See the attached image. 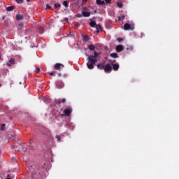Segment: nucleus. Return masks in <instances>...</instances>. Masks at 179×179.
<instances>
[{"label":"nucleus","mask_w":179,"mask_h":179,"mask_svg":"<svg viewBox=\"0 0 179 179\" xmlns=\"http://www.w3.org/2000/svg\"><path fill=\"white\" fill-rule=\"evenodd\" d=\"M115 50L117 52H121L122 51H124V46H122V45H118L116 46Z\"/></svg>","instance_id":"obj_9"},{"label":"nucleus","mask_w":179,"mask_h":179,"mask_svg":"<svg viewBox=\"0 0 179 179\" xmlns=\"http://www.w3.org/2000/svg\"><path fill=\"white\" fill-rule=\"evenodd\" d=\"M106 3H111V0H104Z\"/></svg>","instance_id":"obj_33"},{"label":"nucleus","mask_w":179,"mask_h":179,"mask_svg":"<svg viewBox=\"0 0 179 179\" xmlns=\"http://www.w3.org/2000/svg\"><path fill=\"white\" fill-rule=\"evenodd\" d=\"M58 76H61V73H59Z\"/></svg>","instance_id":"obj_45"},{"label":"nucleus","mask_w":179,"mask_h":179,"mask_svg":"<svg viewBox=\"0 0 179 179\" xmlns=\"http://www.w3.org/2000/svg\"><path fill=\"white\" fill-rule=\"evenodd\" d=\"M0 59H1V56H0Z\"/></svg>","instance_id":"obj_46"},{"label":"nucleus","mask_w":179,"mask_h":179,"mask_svg":"<svg viewBox=\"0 0 179 179\" xmlns=\"http://www.w3.org/2000/svg\"><path fill=\"white\" fill-rule=\"evenodd\" d=\"M5 127H6L5 124H1V131H3V129H5Z\"/></svg>","instance_id":"obj_31"},{"label":"nucleus","mask_w":179,"mask_h":179,"mask_svg":"<svg viewBox=\"0 0 179 179\" xmlns=\"http://www.w3.org/2000/svg\"><path fill=\"white\" fill-rule=\"evenodd\" d=\"M88 62L87 63V66L88 68V69H94V66L96 65V62H97V59H94V58H90L88 57Z\"/></svg>","instance_id":"obj_2"},{"label":"nucleus","mask_w":179,"mask_h":179,"mask_svg":"<svg viewBox=\"0 0 179 179\" xmlns=\"http://www.w3.org/2000/svg\"><path fill=\"white\" fill-rule=\"evenodd\" d=\"M15 59L11 58L9 59V62L6 64L8 66H12V65L15 64Z\"/></svg>","instance_id":"obj_11"},{"label":"nucleus","mask_w":179,"mask_h":179,"mask_svg":"<svg viewBox=\"0 0 179 179\" xmlns=\"http://www.w3.org/2000/svg\"><path fill=\"white\" fill-rule=\"evenodd\" d=\"M82 15L84 17H89L90 16V13L87 11H83Z\"/></svg>","instance_id":"obj_14"},{"label":"nucleus","mask_w":179,"mask_h":179,"mask_svg":"<svg viewBox=\"0 0 179 179\" xmlns=\"http://www.w3.org/2000/svg\"><path fill=\"white\" fill-rule=\"evenodd\" d=\"M78 17H82L81 15L78 14Z\"/></svg>","instance_id":"obj_41"},{"label":"nucleus","mask_w":179,"mask_h":179,"mask_svg":"<svg viewBox=\"0 0 179 179\" xmlns=\"http://www.w3.org/2000/svg\"><path fill=\"white\" fill-rule=\"evenodd\" d=\"M31 0H27V2H31Z\"/></svg>","instance_id":"obj_44"},{"label":"nucleus","mask_w":179,"mask_h":179,"mask_svg":"<svg viewBox=\"0 0 179 179\" xmlns=\"http://www.w3.org/2000/svg\"><path fill=\"white\" fill-rule=\"evenodd\" d=\"M55 103L56 104H61V103H66V99L64 98V99H62V100L61 99H56L55 101Z\"/></svg>","instance_id":"obj_10"},{"label":"nucleus","mask_w":179,"mask_h":179,"mask_svg":"<svg viewBox=\"0 0 179 179\" xmlns=\"http://www.w3.org/2000/svg\"><path fill=\"white\" fill-rule=\"evenodd\" d=\"M110 57H111V58H117L118 57V54H117V53H111L110 55Z\"/></svg>","instance_id":"obj_20"},{"label":"nucleus","mask_w":179,"mask_h":179,"mask_svg":"<svg viewBox=\"0 0 179 179\" xmlns=\"http://www.w3.org/2000/svg\"><path fill=\"white\" fill-rule=\"evenodd\" d=\"M122 20H124V19H125V15H122Z\"/></svg>","instance_id":"obj_40"},{"label":"nucleus","mask_w":179,"mask_h":179,"mask_svg":"<svg viewBox=\"0 0 179 179\" xmlns=\"http://www.w3.org/2000/svg\"><path fill=\"white\" fill-rule=\"evenodd\" d=\"M38 72H40V68H36V71H35V73H38Z\"/></svg>","instance_id":"obj_32"},{"label":"nucleus","mask_w":179,"mask_h":179,"mask_svg":"<svg viewBox=\"0 0 179 179\" xmlns=\"http://www.w3.org/2000/svg\"><path fill=\"white\" fill-rule=\"evenodd\" d=\"M55 138H56V139H57V141H58V142H60V141H61V136H59V135H56Z\"/></svg>","instance_id":"obj_23"},{"label":"nucleus","mask_w":179,"mask_h":179,"mask_svg":"<svg viewBox=\"0 0 179 179\" xmlns=\"http://www.w3.org/2000/svg\"><path fill=\"white\" fill-rule=\"evenodd\" d=\"M124 30H134V27H131V24L126 23L124 26Z\"/></svg>","instance_id":"obj_8"},{"label":"nucleus","mask_w":179,"mask_h":179,"mask_svg":"<svg viewBox=\"0 0 179 179\" xmlns=\"http://www.w3.org/2000/svg\"><path fill=\"white\" fill-rule=\"evenodd\" d=\"M6 179H12V176H10V175H8Z\"/></svg>","instance_id":"obj_36"},{"label":"nucleus","mask_w":179,"mask_h":179,"mask_svg":"<svg viewBox=\"0 0 179 179\" xmlns=\"http://www.w3.org/2000/svg\"><path fill=\"white\" fill-rule=\"evenodd\" d=\"M118 20H119V22H121V17H118Z\"/></svg>","instance_id":"obj_42"},{"label":"nucleus","mask_w":179,"mask_h":179,"mask_svg":"<svg viewBox=\"0 0 179 179\" xmlns=\"http://www.w3.org/2000/svg\"><path fill=\"white\" fill-rule=\"evenodd\" d=\"M45 9H51V6H49L48 4H47Z\"/></svg>","instance_id":"obj_34"},{"label":"nucleus","mask_w":179,"mask_h":179,"mask_svg":"<svg viewBox=\"0 0 179 179\" xmlns=\"http://www.w3.org/2000/svg\"><path fill=\"white\" fill-rule=\"evenodd\" d=\"M31 173V179H41L42 178L41 173L45 171V169L36 165H31L30 166Z\"/></svg>","instance_id":"obj_1"},{"label":"nucleus","mask_w":179,"mask_h":179,"mask_svg":"<svg viewBox=\"0 0 179 179\" xmlns=\"http://www.w3.org/2000/svg\"><path fill=\"white\" fill-rule=\"evenodd\" d=\"M54 6L57 9V8H60L61 7V4H59V3H55Z\"/></svg>","instance_id":"obj_27"},{"label":"nucleus","mask_w":179,"mask_h":179,"mask_svg":"<svg viewBox=\"0 0 179 179\" xmlns=\"http://www.w3.org/2000/svg\"><path fill=\"white\" fill-rule=\"evenodd\" d=\"M76 5H78V6H79V5H80V3H79V0L77 1Z\"/></svg>","instance_id":"obj_38"},{"label":"nucleus","mask_w":179,"mask_h":179,"mask_svg":"<svg viewBox=\"0 0 179 179\" xmlns=\"http://www.w3.org/2000/svg\"><path fill=\"white\" fill-rule=\"evenodd\" d=\"M16 20H23V15L17 14L16 15Z\"/></svg>","instance_id":"obj_15"},{"label":"nucleus","mask_w":179,"mask_h":179,"mask_svg":"<svg viewBox=\"0 0 179 179\" xmlns=\"http://www.w3.org/2000/svg\"><path fill=\"white\" fill-rule=\"evenodd\" d=\"M83 40L84 41H88L89 40V36L87 35H85L84 37H83Z\"/></svg>","instance_id":"obj_24"},{"label":"nucleus","mask_w":179,"mask_h":179,"mask_svg":"<svg viewBox=\"0 0 179 179\" xmlns=\"http://www.w3.org/2000/svg\"><path fill=\"white\" fill-rule=\"evenodd\" d=\"M71 113H72V108H67L64 110V113L65 115H66V117H70Z\"/></svg>","instance_id":"obj_6"},{"label":"nucleus","mask_w":179,"mask_h":179,"mask_svg":"<svg viewBox=\"0 0 179 179\" xmlns=\"http://www.w3.org/2000/svg\"><path fill=\"white\" fill-rule=\"evenodd\" d=\"M117 41H122V38H117Z\"/></svg>","instance_id":"obj_39"},{"label":"nucleus","mask_w":179,"mask_h":179,"mask_svg":"<svg viewBox=\"0 0 179 179\" xmlns=\"http://www.w3.org/2000/svg\"><path fill=\"white\" fill-rule=\"evenodd\" d=\"M96 2L97 5H104L106 3L104 1H101V0H96Z\"/></svg>","instance_id":"obj_17"},{"label":"nucleus","mask_w":179,"mask_h":179,"mask_svg":"<svg viewBox=\"0 0 179 179\" xmlns=\"http://www.w3.org/2000/svg\"><path fill=\"white\" fill-rule=\"evenodd\" d=\"M95 27L98 30H102L103 29V28L101 27V26L100 24H96Z\"/></svg>","instance_id":"obj_21"},{"label":"nucleus","mask_w":179,"mask_h":179,"mask_svg":"<svg viewBox=\"0 0 179 179\" xmlns=\"http://www.w3.org/2000/svg\"><path fill=\"white\" fill-rule=\"evenodd\" d=\"M114 62H115V61L113 62H110L111 65H112V69H113V71H118L120 69V64H114Z\"/></svg>","instance_id":"obj_4"},{"label":"nucleus","mask_w":179,"mask_h":179,"mask_svg":"<svg viewBox=\"0 0 179 179\" xmlns=\"http://www.w3.org/2000/svg\"><path fill=\"white\" fill-rule=\"evenodd\" d=\"M103 71L106 73H111V72L113 71V66H112L111 62L108 63L104 66Z\"/></svg>","instance_id":"obj_3"},{"label":"nucleus","mask_w":179,"mask_h":179,"mask_svg":"<svg viewBox=\"0 0 179 179\" xmlns=\"http://www.w3.org/2000/svg\"><path fill=\"white\" fill-rule=\"evenodd\" d=\"M87 2V0H82V3H80V6L82 5H85V3H86Z\"/></svg>","instance_id":"obj_28"},{"label":"nucleus","mask_w":179,"mask_h":179,"mask_svg":"<svg viewBox=\"0 0 179 179\" xmlns=\"http://www.w3.org/2000/svg\"><path fill=\"white\" fill-rule=\"evenodd\" d=\"M64 83H62V81H61V80L57 81L56 87L57 89H62V87H64Z\"/></svg>","instance_id":"obj_7"},{"label":"nucleus","mask_w":179,"mask_h":179,"mask_svg":"<svg viewBox=\"0 0 179 179\" xmlns=\"http://www.w3.org/2000/svg\"><path fill=\"white\" fill-rule=\"evenodd\" d=\"M96 66H97V69H100V71H104V63H100V64H98L97 65H96Z\"/></svg>","instance_id":"obj_13"},{"label":"nucleus","mask_w":179,"mask_h":179,"mask_svg":"<svg viewBox=\"0 0 179 179\" xmlns=\"http://www.w3.org/2000/svg\"><path fill=\"white\" fill-rule=\"evenodd\" d=\"M13 9H15V6H8L6 8L7 12H12V10H13Z\"/></svg>","instance_id":"obj_16"},{"label":"nucleus","mask_w":179,"mask_h":179,"mask_svg":"<svg viewBox=\"0 0 179 179\" xmlns=\"http://www.w3.org/2000/svg\"><path fill=\"white\" fill-rule=\"evenodd\" d=\"M96 33H100V29H96Z\"/></svg>","instance_id":"obj_43"},{"label":"nucleus","mask_w":179,"mask_h":179,"mask_svg":"<svg viewBox=\"0 0 179 179\" xmlns=\"http://www.w3.org/2000/svg\"><path fill=\"white\" fill-rule=\"evenodd\" d=\"M89 50H90L91 51H94V50L96 48V47L94 46V45L91 44L88 46Z\"/></svg>","instance_id":"obj_19"},{"label":"nucleus","mask_w":179,"mask_h":179,"mask_svg":"<svg viewBox=\"0 0 179 179\" xmlns=\"http://www.w3.org/2000/svg\"><path fill=\"white\" fill-rule=\"evenodd\" d=\"M17 3H23V0H15Z\"/></svg>","instance_id":"obj_29"},{"label":"nucleus","mask_w":179,"mask_h":179,"mask_svg":"<svg viewBox=\"0 0 179 179\" xmlns=\"http://www.w3.org/2000/svg\"><path fill=\"white\" fill-rule=\"evenodd\" d=\"M63 5H64V6H65L66 8H68V1H64L63 2Z\"/></svg>","instance_id":"obj_26"},{"label":"nucleus","mask_w":179,"mask_h":179,"mask_svg":"<svg viewBox=\"0 0 179 179\" xmlns=\"http://www.w3.org/2000/svg\"><path fill=\"white\" fill-rule=\"evenodd\" d=\"M39 33L43 34L44 33V28L41 27H39Z\"/></svg>","instance_id":"obj_22"},{"label":"nucleus","mask_w":179,"mask_h":179,"mask_svg":"<svg viewBox=\"0 0 179 179\" xmlns=\"http://www.w3.org/2000/svg\"><path fill=\"white\" fill-rule=\"evenodd\" d=\"M22 27H23V23H22V22H20V23L19 24V27H18V29H22Z\"/></svg>","instance_id":"obj_30"},{"label":"nucleus","mask_w":179,"mask_h":179,"mask_svg":"<svg viewBox=\"0 0 179 179\" xmlns=\"http://www.w3.org/2000/svg\"><path fill=\"white\" fill-rule=\"evenodd\" d=\"M55 72H51V73H49V74L51 76H54Z\"/></svg>","instance_id":"obj_35"},{"label":"nucleus","mask_w":179,"mask_h":179,"mask_svg":"<svg viewBox=\"0 0 179 179\" xmlns=\"http://www.w3.org/2000/svg\"><path fill=\"white\" fill-rule=\"evenodd\" d=\"M100 55V53L94 52V55H90L88 56V58H94V59H96V58Z\"/></svg>","instance_id":"obj_12"},{"label":"nucleus","mask_w":179,"mask_h":179,"mask_svg":"<svg viewBox=\"0 0 179 179\" xmlns=\"http://www.w3.org/2000/svg\"><path fill=\"white\" fill-rule=\"evenodd\" d=\"M68 37H73V35L72 34H69L68 35Z\"/></svg>","instance_id":"obj_37"},{"label":"nucleus","mask_w":179,"mask_h":179,"mask_svg":"<svg viewBox=\"0 0 179 179\" xmlns=\"http://www.w3.org/2000/svg\"><path fill=\"white\" fill-rule=\"evenodd\" d=\"M117 5L118 8H122V6H123L122 3H121V2H117Z\"/></svg>","instance_id":"obj_25"},{"label":"nucleus","mask_w":179,"mask_h":179,"mask_svg":"<svg viewBox=\"0 0 179 179\" xmlns=\"http://www.w3.org/2000/svg\"><path fill=\"white\" fill-rule=\"evenodd\" d=\"M97 24H96V22L94 21H91L90 22V26H91V27H96Z\"/></svg>","instance_id":"obj_18"},{"label":"nucleus","mask_w":179,"mask_h":179,"mask_svg":"<svg viewBox=\"0 0 179 179\" xmlns=\"http://www.w3.org/2000/svg\"><path fill=\"white\" fill-rule=\"evenodd\" d=\"M61 68H64V64L61 63H57L54 65V69H55V71H59Z\"/></svg>","instance_id":"obj_5"}]
</instances>
